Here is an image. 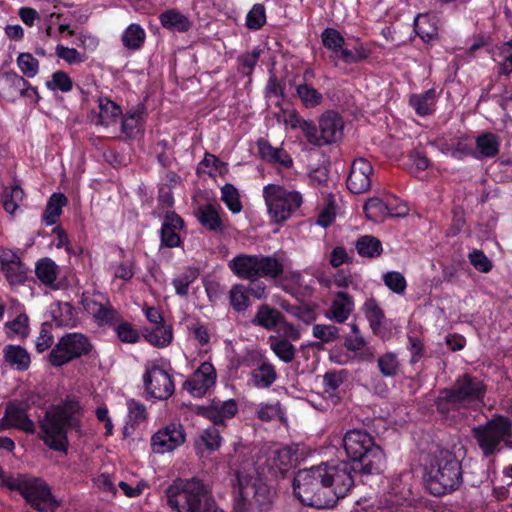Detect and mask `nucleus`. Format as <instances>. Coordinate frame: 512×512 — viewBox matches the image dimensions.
<instances>
[{"instance_id":"nucleus-1","label":"nucleus","mask_w":512,"mask_h":512,"mask_svg":"<svg viewBox=\"0 0 512 512\" xmlns=\"http://www.w3.org/2000/svg\"><path fill=\"white\" fill-rule=\"evenodd\" d=\"M164 493L167 505L175 512H224L209 485L197 477L176 478Z\"/></svg>"},{"instance_id":"nucleus-2","label":"nucleus","mask_w":512,"mask_h":512,"mask_svg":"<svg viewBox=\"0 0 512 512\" xmlns=\"http://www.w3.org/2000/svg\"><path fill=\"white\" fill-rule=\"evenodd\" d=\"M82 410L74 396H68L63 402L50 407L40 428L46 445L56 451H66L68 446L67 431L80 432Z\"/></svg>"},{"instance_id":"nucleus-3","label":"nucleus","mask_w":512,"mask_h":512,"mask_svg":"<svg viewBox=\"0 0 512 512\" xmlns=\"http://www.w3.org/2000/svg\"><path fill=\"white\" fill-rule=\"evenodd\" d=\"M485 393L484 382L478 377L465 373L458 376L452 386L439 391L434 405L441 415L454 418L456 412L482 403Z\"/></svg>"},{"instance_id":"nucleus-4","label":"nucleus","mask_w":512,"mask_h":512,"mask_svg":"<svg viewBox=\"0 0 512 512\" xmlns=\"http://www.w3.org/2000/svg\"><path fill=\"white\" fill-rule=\"evenodd\" d=\"M234 512H268L276 491L258 476L237 472L233 481Z\"/></svg>"},{"instance_id":"nucleus-5","label":"nucleus","mask_w":512,"mask_h":512,"mask_svg":"<svg viewBox=\"0 0 512 512\" xmlns=\"http://www.w3.org/2000/svg\"><path fill=\"white\" fill-rule=\"evenodd\" d=\"M462 483L461 463L456 455L441 450L430 458L426 466V487L435 496L452 492Z\"/></svg>"},{"instance_id":"nucleus-6","label":"nucleus","mask_w":512,"mask_h":512,"mask_svg":"<svg viewBox=\"0 0 512 512\" xmlns=\"http://www.w3.org/2000/svg\"><path fill=\"white\" fill-rule=\"evenodd\" d=\"M343 447L351 460L361 464L360 472L363 474H378L385 467L384 452L366 431L353 429L346 432Z\"/></svg>"},{"instance_id":"nucleus-7","label":"nucleus","mask_w":512,"mask_h":512,"mask_svg":"<svg viewBox=\"0 0 512 512\" xmlns=\"http://www.w3.org/2000/svg\"><path fill=\"white\" fill-rule=\"evenodd\" d=\"M293 491L304 505L317 509L335 505L334 493L326 486L319 465L299 470L293 479Z\"/></svg>"},{"instance_id":"nucleus-8","label":"nucleus","mask_w":512,"mask_h":512,"mask_svg":"<svg viewBox=\"0 0 512 512\" xmlns=\"http://www.w3.org/2000/svg\"><path fill=\"white\" fill-rule=\"evenodd\" d=\"M473 437L485 457L495 455L501 450V443L508 444L512 438L510 419L497 416L483 425L472 429Z\"/></svg>"},{"instance_id":"nucleus-9","label":"nucleus","mask_w":512,"mask_h":512,"mask_svg":"<svg viewBox=\"0 0 512 512\" xmlns=\"http://www.w3.org/2000/svg\"><path fill=\"white\" fill-rule=\"evenodd\" d=\"M263 196L268 213L275 222L287 220L302 204L299 192L287 190L276 184L266 185L263 188Z\"/></svg>"},{"instance_id":"nucleus-10","label":"nucleus","mask_w":512,"mask_h":512,"mask_svg":"<svg viewBox=\"0 0 512 512\" xmlns=\"http://www.w3.org/2000/svg\"><path fill=\"white\" fill-rule=\"evenodd\" d=\"M324 482L334 493L335 504L345 497L354 486L355 469L350 462L336 461L319 465Z\"/></svg>"},{"instance_id":"nucleus-11","label":"nucleus","mask_w":512,"mask_h":512,"mask_svg":"<svg viewBox=\"0 0 512 512\" xmlns=\"http://www.w3.org/2000/svg\"><path fill=\"white\" fill-rule=\"evenodd\" d=\"M93 346L87 336L82 333H68L62 336L49 354L53 366H62L76 358L87 355Z\"/></svg>"},{"instance_id":"nucleus-12","label":"nucleus","mask_w":512,"mask_h":512,"mask_svg":"<svg viewBox=\"0 0 512 512\" xmlns=\"http://www.w3.org/2000/svg\"><path fill=\"white\" fill-rule=\"evenodd\" d=\"M20 494L38 512H54L58 506L50 487L40 478L26 476Z\"/></svg>"},{"instance_id":"nucleus-13","label":"nucleus","mask_w":512,"mask_h":512,"mask_svg":"<svg viewBox=\"0 0 512 512\" xmlns=\"http://www.w3.org/2000/svg\"><path fill=\"white\" fill-rule=\"evenodd\" d=\"M32 394L26 399L8 402L3 417L0 419V432L16 428L26 433L35 432V424L27 415Z\"/></svg>"},{"instance_id":"nucleus-14","label":"nucleus","mask_w":512,"mask_h":512,"mask_svg":"<svg viewBox=\"0 0 512 512\" xmlns=\"http://www.w3.org/2000/svg\"><path fill=\"white\" fill-rule=\"evenodd\" d=\"M82 305L99 325L112 324L119 320V314L109 299L100 292H84Z\"/></svg>"},{"instance_id":"nucleus-15","label":"nucleus","mask_w":512,"mask_h":512,"mask_svg":"<svg viewBox=\"0 0 512 512\" xmlns=\"http://www.w3.org/2000/svg\"><path fill=\"white\" fill-rule=\"evenodd\" d=\"M186 434L181 424H169L159 429L151 438L154 453L165 454L184 444Z\"/></svg>"},{"instance_id":"nucleus-16","label":"nucleus","mask_w":512,"mask_h":512,"mask_svg":"<svg viewBox=\"0 0 512 512\" xmlns=\"http://www.w3.org/2000/svg\"><path fill=\"white\" fill-rule=\"evenodd\" d=\"M144 384L146 391L155 399L166 400L174 392L171 376L157 366L147 367Z\"/></svg>"},{"instance_id":"nucleus-17","label":"nucleus","mask_w":512,"mask_h":512,"mask_svg":"<svg viewBox=\"0 0 512 512\" xmlns=\"http://www.w3.org/2000/svg\"><path fill=\"white\" fill-rule=\"evenodd\" d=\"M373 167L365 158H358L352 162L347 177V188L354 194H362L370 190L372 184Z\"/></svg>"},{"instance_id":"nucleus-18","label":"nucleus","mask_w":512,"mask_h":512,"mask_svg":"<svg viewBox=\"0 0 512 512\" xmlns=\"http://www.w3.org/2000/svg\"><path fill=\"white\" fill-rule=\"evenodd\" d=\"M216 372L211 363L204 362L186 380L185 388L195 397L203 396L211 387L215 385Z\"/></svg>"},{"instance_id":"nucleus-19","label":"nucleus","mask_w":512,"mask_h":512,"mask_svg":"<svg viewBox=\"0 0 512 512\" xmlns=\"http://www.w3.org/2000/svg\"><path fill=\"white\" fill-rule=\"evenodd\" d=\"M295 450L291 447H282L271 450L266 465L275 478L283 477L294 466L296 461Z\"/></svg>"},{"instance_id":"nucleus-20","label":"nucleus","mask_w":512,"mask_h":512,"mask_svg":"<svg viewBox=\"0 0 512 512\" xmlns=\"http://www.w3.org/2000/svg\"><path fill=\"white\" fill-rule=\"evenodd\" d=\"M344 123L340 115L334 111H326L319 119V130L323 145L338 141L343 133Z\"/></svg>"},{"instance_id":"nucleus-21","label":"nucleus","mask_w":512,"mask_h":512,"mask_svg":"<svg viewBox=\"0 0 512 512\" xmlns=\"http://www.w3.org/2000/svg\"><path fill=\"white\" fill-rule=\"evenodd\" d=\"M184 221L175 212L165 215L161 227V244L165 247L175 248L181 243L179 231L183 228Z\"/></svg>"},{"instance_id":"nucleus-22","label":"nucleus","mask_w":512,"mask_h":512,"mask_svg":"<svg viewBox=\"0 0 512 512\" xmlns=\"http://www.w3.org/2000/svg\"><path fill=\"white\" fill-rule=\"evenodd\" d=\"M353 309L352 297L345 292H338L326 312V317L337 323H343L348 319Z\"/></svg>"},{"instance_id":"nucleus-23","label":"nucleus","mask_w":512,"mask_h":512,"mask_svg":"<svg viewBox=\"0 0 512 512\" xmlns=\"http://www.w3.org/2000/svg\"><path fill=\"white\" fill-rule=\"evenodd\" d=\"M237 412V404L233 399L213 402L204 410V416L215 426L223 425L225 420L232 418Z\"/></svg>"},{"instance_id":"nucleus-24","label":"nucleus","mask_w":512,"mask_h":512,"mask_svg":"<svg viewBox=\"0 0 512 512\" xmlns=\"http://www.w3.org/2000/svg\"><path fill=\"white\" fill-rule=\"evenodd\" d=\"M258 255L240 254L229 261V268L240 278L257 279Z\"/></svg>"},{"instance_id":"nucleus-25","label":"nucleus","mask_w":512,"mask_h":512,"mask_svg":"<svg viewBox=\"0 0 512 512\" xmlns=\"http://www.w3.org/2000/svg\"><path fill=\"white\" fill-rule=\"evenodd\" d=\"M22 87H24V78L17 73L0 74V98L13 102L19 97Z\"/></svg>"},{"instance_id":"nucleus-26","label":"nucleus","mask_w":512,"mask_h":512,"mask_svg":"<svg viewBox=\"0 0 512 512\" xmlns=\"http://www.w3.org/2000/svg\"><path fill=\"white\" fill-rule=\"evenodd\" d=\"M257 147L261 158L264 159L265 161L279 164L286 168L292 166V158L284 149L273 147L265 139H259L257 141Z\"/></svg>"},{"instance_id":"nucleus-27","label":"nucleus","mask_w":512,"mask_h":512,"mask_svg":"<svg viewBox=\"0 0 512 512\" xmlns=\"http://www.w3.org/2000/svg\"><path fill=\"white\" fill-rule=\"evenodd\" d=\"M257 262V278L266 277L275 279L284 272L282 261L277 259L274 255H258Z\"/></svg>"},{"instance_id":"nucleus-28","label":"nucleus","mask_w":512,"mask_h":512,"mask_svg":"<svg viewBox=\"0 0 512 512\" xmlns=\"http://www.w3.org/2000/svg\"><path fill=\"white\" fill-rule=\"evenodd\" d=\"M500 140L493 133L486 132L476 138V149L478 159L492 158L499 153Z\"/></svg>"},{"instance_id":"nucleus-29","label":"nucleus","mask_w":512,"mask_h":512,"mask_svg":"<svg viewBox=\"0 0 512 512\" xmlns=\"http://www.w3.org/2000/svg\"><path fill=\"white\" fill-rule=\"evenodd\" d=\"M159 19L164 28L176 30L180 33L187 32L192 26V22L187 16L174 9L161 13Z\"/></svg>"},{"instance_id":"nucleus-30","label":"nucleus","mask_w":512,"mask_h":512,"mask_svg":"<svg viewBox=\"0 0 512 512\" xmlns=\"http://www.w3.org/2000/svg\"><path fill=\"white\" fill-rule=\"evenodd\" d=\"M195 215L200 224L210 231H222L223 222L219 216L218 210L211 204L198 207Z\"/></svg>"},{"instance_id":"nucleus-31","label":"nucleus","mask_w":512,"mask_h":512,"mask_svg":"<svg viewBox=\"0 0 512 512\" xmlns=\"http://www.w3.org/2000/svg\"><path fill=\"white\" fill-rule=\"evenodd\" d=\"M3 352L5 361L18 371H26L29 368L31 363L30 355L21 346L7 345Z\"/></svg>"},{"instance_id":"nucleus-32","label":"nucleus","mask_w":512,"mask_h":512,"mask_svg":"<svg viewBox=\"0 0 512 512\" xmlns=\"http://www.w3.org/2000/svg\"><path fill=\"white\" fill-rule=\"evenodd\" d=\"M438 23L439 21L436 16L423 14L416 17L414 28L421 39L428 42L437 36L439 29Z\"/></svg>"},{"instance_id":"nucleus-33","label":"nucleus","mask_w":512,"mask_h":512,"mask_svg":"<svg viewBox=\"0 0 512 512\" xmlns=\"http://www.w3.org/2000/svg\"><path fill=\"white\" fill-rule=\"evenodd\" d=\"M409 103L418 115H430L433 113L436 104L435 90L429 89L420 94H413L410 96Z\"/></svg>"},{"instance_id":"nucleus-34","label":"nucleus","mask_w":512,"mask_h":512,"mask_svg":"<svg viewBox=\"0 0 512 512\" xmlns=\"http://www.w3.org/2000/svg\"><path fill=\"white\" fill-rule=\"evenodd\" d=\"M277 373L275 367L269 362H262L251 372V381L255 387L268 388L276 380Z\"/></svg>"},{"instance_id":"nucleus-35","label":"nucleus","mask_w":512,"mask_h":512,"mask_svg":"<svg viewBox=\"0 0 512 512\" xmlns=\"http://www.w3.org/2000/svg\"><path fill=\"white\" fill-rule=\"evenodd\" d=\"M67 198L62 193H54L50 197L45 211L43 213V221L46 225H53L57 222L58 218L62 213V208L66 206Z\"/></svg>"},{"instance_id":"nucleus-36","label":"nucleus","mask_w":512,"mask_h":512,"mask_svg":"<svg viewBox=\"0 0 512 512\" xmlns=\"http://www.w3.org/2000/svg\"><path fill=\"white\" fill-rule=\"evenodd\" d=\"M364 213L369 220L374 222L382 221L387 216L393 215L389 205L378 197H372L365 203Z\"/></svg>"},{"instance_id":"nucleus-37","label":"nucleus","mask_w":512,"mask_h":512,"mask_svg":"<svg viewBox=\"0 0 512 512\" xmlns=\"http://www.w3.org/2000/svg\"><path fill=\"white\" fill-rule=\"evenodd\" d=\"M355 247L360 256L367 258L379 257L383 251L380 240L371 235L361 236Z\"/></svg>"},{"instance_id":"nucleus-38","label":"nucleus","mask_w":512,"mask_h":512,"mask_svg":"<svg viewBox=\"0 0 512 512\" xmlns=\"http://www.w3.org/2000/svg\"><path fill=\"white\" fill-rule=\"evenodd\" d=\"M282 315L279 311L268 305L260 306L257 314L253 319V323L268 330L275 328V326L281 323Z\"/></svg>"},{"instance_id":"nucleus-39","label":"nucleus","mask_w":512,"mask_h":512,"mask_svg":"<svg viewBox=\"0 0 512 512\" xmlns=\"http://www.w3.org/2000/svg\"><path fill=\"white\" fill-rule=\"evenodd\" d=\"M145 339L156 347H166L173 338L172 328L169 325H157L144 335Z\"/></svg>"},{"instance_id":"nucleus-40","label":"nucleus","mask_w":512,"mask_h":512,"mask_svg":"<svg viewBox=\"0 0 512 512\" xmlns=\"http://www.w3.org/2000/svg\"><path fill=\"white\" fill-rule=\"evenodd\" d=\"M271 350L275 355L285 363H290L295 357L296 349L287 339H281L275 336L269 337Z\"/></svg>"},{"instance_id":"nucleus-41","label":"nucleus","mask_w":512,"mask_h":512,"mask_svg":"<svg viewBox=\"0 0 512 512\" xmlns=\"http://www.w3.org/2000/svg\"><path fill=\"white\" fill-rule=\"evenodd\" d=\"M99 110V122L104 126L115 123L121 115L120 107L108 99H99Z\"/></svg>"},{"instance_id":"nucleus-42","label":"nucleus","mask_w":512,"mask_h":512,"mask_svg":"<svg viewBox=\"0 0 512 512\" xmlns=\"http://www.w3.org/2000/svg\"><path fill=\"white\" fill-rule=\"evenodd\" d=\"M38 279L45 285H51L57 278L58 266L49 258L38 261L35 268Z\"/></svg>"},{"instance_id":"nucleus-43","label":"nucleus","mask_w":512,"mask_h":512,"mask_svg":"<svg viewBox=\"0 0 512 512\" xmlns=\"http://www.w3.org/2000/svg\"><path fill=\"white\" fill-rule=\"evenodd\" d=\"M145 32L137 24H131L122 35L123 45L130 50L139 49L145 41Z\"/></svg>"},{"instance_id":"nucleus-44","label":"nucleus","mask_w":512,"mask_h":512,"mask_svg":"<svg viewBox=\"0 0 512 512\" xmlns=\"http://www.w3.org/2000/svg\"><path fill=\"white\" fill-rule=\"evenodd\" d=\"M365 315L374 334L380 335L384 313L374 300H369L364 305Z\"/></svg>"},{"instance_id":"nucleus-45","label":"nucleus","mask_w":512,"mask_h":512,"mask_svg":"<svg viewBox=\"0 0 512 512\" xmlns=\"http://www.w3.org/2000/svg\"><path fill=\"white\" fill-rule=\"evenodd\" d=\"M54 320L60 326L74 327L78 321L77 313L70 303H59L58 310L54 311Z\"/></svg>"},{"instance_id":"nucleus-46","label":"nucleus","mask_w":512,"mask_h":512,"mask_svg":"<svg viewBox=\"0 0 512 512\" xmlns=\"http://www.w3.org/2000/svg\"><path fill=\"white\" fill-rule=\"evenodd\" d=\"M377 365L380 373L384 377H394L398 374L400 369L398 357L393 352H387L380 356L377 360Z\"/></svg>"},{"instance_id":"nucleus-47","label":"nucleus","mask_w":512,"mask_h":512,"mask_svg":"<svg viewBox=\"0 0 512 512\" xmlns=\"http://www.w3.org/2000/svg\"><path fill=\"white\" fill-rule=\"evenodd\" d=\"M23 197L24 192L17 185L5 189L2 195L4 209L8 213L13 214L19 207V204L22 202Z\"/></svg>"},{"instance_id":"nucleus-48","label":"nucleus","mask_w":512,"mask_h":512,"mask_svg":"<svg viewBox=\"0 0 512 512\" xmlns=\"http://www.w3.org/2000/svg\"><path fill=\"white\" fill-rule=\"evenodd\" d=\"M296 91L302 104L306 108L316 107L321 103L323 99L321 93H319L316 89L307 84L297 86Z\"/></svg>"},{"instance_id":"nucleus-49","label":"nucleus","mask_w":512,"mask_h":512,"mask_svg":"<svg viewBox=\"0 0 512 512\" xmlns=\"http://www.w3.org/2000/svg\"><path fill=\"white\" fill-rule=\"evenodd\" d=\"M230 304L234 310L241 312L249 306L248 292L243 285H234L229 292Z\"/></svg>"},{"instance_id":"nucleus-50","label":"nucleus","mask_w":512,"mask_h":512,"mask_svg":"<svg viewBox=\"0 0 512 512\" xmlns=\"http://www.w3.org/2000/svg\"><path fill=\"white\" fill-rule=\"evenodd\" d=\"M221 199L233 213H239L242 209L238 190L232 184H225L221 189Z\"/></svg>"},{"instance_id":"nucleus-51","label":"nucleus","mask_w":512,"mask_h":512,"mask_svg":"<svg viewBox=\"0 0 512 512\" xmlns=\"http://www.w3.org/2000/svg\"><path fill=\"white\" fill-rule=\"evenodd\" d=\"M322 44L333 53L338 54L344 45V38L340 32L334 28H326L321 34Z\"/></svg>"},{"instance_id":"nucleus-52","label":"nucleus","mask_w":512,"mask_h":512,"mask_svg":"<svg viewBox=\"0 0 512 512\" xmlns=\"http://www.w3.org/2000/svg\"><path fill=\"white\" fill-rule=\"evenodd\" d=\"M20 71L28 78H33L39 70V61L31 53H20L17 58Z\"/></svg>"},{"instance_id":"nucleus-53","label":"nucleus","mask_w":512,"mask_h":512,"mask_svg":"<svg viewBox=\"0 0 512 512\" xmlns=\"http://www.w3.org/2000/svg\"><path fill=\"white\" fill-rule=\"evenodd\" d=\"M384 284L396 294H404L407 282L405 277L397 271H390L383 275Z\"/></svg>"},{"instance_id":"nucleus-54","label":"nucleus","mask_w":512,"mask_h":512,"mask_svg":"<svg viewBox=\"0 0 512 512\" xmlns=\"http://www.w3.org/2000/svg\"><path fill=\"white\" fill-rule=\"evenodd\" d=\"M312 334L323 343H330L339 338V329L334 325L316 324L313 326Z\"/></svg>"},{"instance_id":"nucleus-55","label":"nucleus","mask_w":512,"mask_h":512,"mask_svg":"<svg viewBox=\"0 0 512 512\" xmlns=\"http://www.w3.org/2000/svg\"><path fill=\"white\" fill-rule=\"evenodd\" d=\"M471 265L481 273H488L492 270V261L484 254L482 250L473 249L468 254Z\"/></svg>"},{"instance_id":"nucleus-56","label":"nucleus","mask_w":512,"mask_h":512,"mask_svg":"<svg viewBox=\"0 0 512 512\" xmlns=\"http://www.w3.org/2000/svg\"><path fill=\"white\" fill-rule=\"evenodd\" d=\"M266 23V11L262 4H255L246 17L247 27L253 30L260 29Z\"/></svg>"},{"instance_id":"nucleus-57","label":"nucleus","mask_w":512,"mask_h":512,"mask_svg":"<svg viewBox=\"0 0 512 512\" xmlns=\"http://www.w3.org/2000/svg\"><path fill=\"white\" fill-rule=\"evenodd\" d=\"M221 442L220 432L215 425L207 428L200 440L197 442V446L201 448L204 445L209 451H214L219 448Z\"/></svg>"},{"instance_id":"nucleus-58","label":"nucleus","mask_w":512,"mask_h":512,"mask_svg":"<svg viewBox=\"0 0 512 512\" xmlns=\"http://www.w3.org/2000/svg\"><path fill=\"white\" fill-rule=\"evenodd\" d=\"M209 174H212V172H218L219 174H223L227 172V164L220 161L215 155L206 153L203 160L199 163L197 172H205V168H210Z\"/></svg>"},{"instance_id":"nucleus-59","label":"nucleus","mask_w":512,"mask_h":512,"mask_svg":"<svg viewBox=\"0 0 512 512\" xmlns=\"http://www.w3.org/2000/svg\"><path fill=\"white\" fill-rule=\"evenodd\" d=\"M46 86L50 90L68 92L72 89V80L65 72L57 71L52 75L51 80L46 82Z\"/></svg>"},{"instance_id":"nucleus-60","label":"nucleus","mask_w":512,"mask_h":512,"mask_svg":"<svg viewBox=\"0 0 512 512\" xmlns=\"http://www.w3.org/2000/svg\"><path fill=\"white\" fill-rule=\"evenodd\" d=\"M9 337H25L28 334V317L24 314L19 315L15 320L6 324Z\"/></svg>"},{"instance_id":"nucleus-61","label":"nucleus","mask_w":512,"mask_h":512,"mask_svg":"<svg viewBox=\"0 0 512 512\" xmlns=\"http://www.w3.org/2000/svg\"><path fill=\"white\" fill-rule=\"evenodd\" d=\"M2 270L5 272V275L10 283H20L24 281L26 269L22 264L21 260L16 261L13 264L7 265Z\"/></svg>"},{"instance_id":"nucleus-62","label":"nucleus","mask_w":512,"mask_h":512,"mask_svg":"<svg viewBox=\"0 0 512 512\" xmlns=\"http://www.w3.org/2000/svg\"><path fill=\"white\" fill-rule=\"evenodd\" d=\"M197 275L194 271L185 272L173 279L175 291L180 296L188 293L189 285L196 279Z\"/></svg>"},{"instance_id":"nucleus-63","label":"nucleus","mask_w":512,"mask_h":512,"mask_svg":"<svg viewBox=\"0 0 512 512\" xmlns=\"http://www.w3.org/2000/svg\"><path fill=\"white\" fill-rule=\"evenodd\" d=\"M346 377L347 372L344 370L326 372L323 376V383L326 391H334L338 389L340 385L345 381Z\"/></svg>"},{"instance_id":"nucleus-64","label":"nucleus","mask_w":512,"mask_h":512,"mask_svg":"<svg viewBox=\"0 0 512 512\" xmlns=\"http://www.w3.org/2000/svg\"><path fill=\"white\" fill-rule=\"evenodd\" d=\"M500 55L502 63L500 64L499 72L503 75H508L512 72V41L505 43L501 47Z\"/></svg>"}]
</instances>
